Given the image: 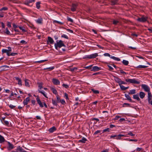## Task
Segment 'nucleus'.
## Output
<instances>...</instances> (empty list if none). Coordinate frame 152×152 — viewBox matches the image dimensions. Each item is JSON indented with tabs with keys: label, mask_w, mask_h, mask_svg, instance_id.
Listing matches in <instances>:
<instances>
[{
	"label": "nucleus",
	"mask_w": 152,
	"mask_h": 152,
	"mask_svg": "<svg viewBox=\"0 0 152 152\" xmlns=\"http://www.w3.org/2000/svg\"><path fill=\"white\" fill-rule=\"evenodd\" d=\"M4 139L3 136L0 135V143H2L4 142Z\"/></svg>",
	"instance_id": "35"
},
{
	"label": "nucleus",
	"mask_w": 152,
	"mask_h": 152,
	"mask_svg": "<svg viewBox=\"0 0 152 152\" xmlns=\"http://www.w3.org/2000/svg\"><path fill=\"white\" fill-rule=\"evenodd\" d=\"M125 80L126 82H129L131 83L135 84H139L140 83V82L139 81L136 80L135 79H126Z\"/></svg>",
	"instance_id": "3"
},
{
	"label": "nucleus",
	"mask_w": 152,
	"mask_h": 152,
	"mask_svg": "<svg viewBox=\"0 0 152 152\" xmlns=\"http://www.w3.org/2000/svg\"><path fill=\"white\" fill-rule=\"evenodd\" d=\"M16 150L19 151V152H26V151L24 150L20 146H18L17 147Z\"/></svg>",
	"instance_id": "14"
},
{
	"label": "nucleus",
	"mask_w": 152,
	"mask_h": 152,
	"mask_svg": "<svg viewBox=\"0 0 152 152\" xmlns=\"http://www.w3.org/2000/svg\"><path fill=\"white\" fill-rule=\"evenodd\" d=\"M108 66L109 68V70L112 71L113 70V68L110 66L108 65Z\"/></svg>",
	"instance_id": "59"
},
{
	"label": "nucleus",
	"mask_w": 152,
	"mask_h": 152,
	"mask_svg": "<svg viewBox=\"0 0 152 152\" xmlns=\"http://www.w3.org/2000/svg\"><path fill=\"white\" fill-rule=\"evenodd\" d=\"M25 86H27L28 87H29L30 85H29V80L27 79H25Z\"/></svg>",
	"instance_id": "30"
},
{
	"label": "nucleus",
	"mask_w": 152,
	"mask_h": 152,
	"mask_svg": "<svg viewBox=\"0 0 152 152\" xmlns=\"http://www.w3.org/2000/svg\"><path fill=\"white\" fill-rule=\"evenodd\" d=\"M106 132H110V129L109 128H107V129H105L103 130V132H102V133H103Z\"/></svg>",
	"instance_id": "47"
},
{
	"label": "nucleus",
	"mask_w": 152,
	"mask_h": 152,
	"mask_svg": "<svg viewBox=\"0 0 152 152\" xmlns=\"http://www.w3.org/2000/svg\"><path fill=\"white\" fill-rule=\"evenodd\" d=\"M141 86L145 91L147 92L148 93L150 92V88L148 86L145 84H142Z\"/></svg>",
	"instance_id": "6"
},
{
	"label": "nucleus",
	"mask_w": 152,
	"mask_h": 152,
	"mask_svg": "<svg viewBox=\"0 0 152 152\" xmlns=\"http://www.w3.org/2000/svg\"><path fill=\"white\" fill-rule=\"evenodd\" d=\"M61 37H64V38H65L67 39H69L68 37L65 34H63L61 36Z\"/></svg>",
	"instance_id": "48"
},
{
	"label": "nucleus",
	"mask_w": 152,
	"mask_h": 152,
	"mask_svg": "<svg viewBox=\"0 0 152 152\" xmlns=\"http://www.w3.org/2000/svg\"><path fill=\"white\" fill-rule=\"evenodd\" d=\"M114 79L116 82L118 83L119 85V84H120L121 81V80L119 78L115 76L114 77Z\"/></svg>",
	"instance_id": "15"
},
{
	"label": "nucleus",
	"mask_w": 152,
	"mask_h": 152,
	"mask_svg": "<svg viewBox=\"0 0 152 152\" xmlns=\"http://www.w3.org/2000/svg\"><path fill=\"white\" fill-rule=\"evenodd\" d=\"M56 129L55 126H53L52 127L49 129V131L50 132L52 133L56 131Z\"/></svg>",
	"instance_id": "18"
},
{
	"label": "nucleus",
	"mask_w": 152,
	"mask_h": 152,
	"mask_svg": "<svg viewBox=\"0 0 152 152\" xmlns=\"http://www.w3.org/2000/svg\"><path fill=\"white\" fill-rule=\"evenodd\" d=\"M77 5L76 3H72L71 7V10L72 12H74L76 10Z\"/></svg>",
	"instance_id": "7"
},
{
	"label": "nucleus",
	"mask_w": 152,
	"mask_h": 152,
	"mask_svg": "<svg viewBox=\"0 0 152 152\" xmlns=\"http://www.w3.org/2000/svg\"><path fill=\"white\" fill-rule=\"evenodd\" d=\"M47 42L48 44H49V43L50 44H53L54 42V41L53 39L51 37H48Z\"/></svg>",
	"instance_id": "11"
},
{
	"label": "nucleus",
	"mask_w": 152,
	"mask_h": 152,
	"mask_svg": "<svg viewBox=\"0 0 152 152\" xmlns=\"http://www.w3.org/2000/svg\"><path fill=\"white\" fill-rule=\"evenodd\" d=\"M52 100L53 104L54 105L57 106L58 105L57 103H58V102H57V101H56L55 99H52Z\"/></svg>",
	"instance_id": "27"
},
{
	"label": "nucleus",
	"mask_w": 152,
	"mask_h": 152,
	"mask_svg": "<svg viewBox=\"0 0 152 152\" xmlns=\"http://www.w3.org/2000/svg\"><path fill=\"white\" fill-rule=\"evenodd\" d=\"M43 19L41 17H40L38 19L36 20V22L37 23L39 24H42V23Z\"/></svg>",
	"instance_id": "16"
},
{
	"label": "nucleus",
	"mask_w": 152,
	"mask_h": 152,
	"mask_svg": "<svg viewBox=\"0 0 152 152\" xmlns=\"http://www.w3.org/2000/svg\"><path fill=\"white\" fill-rule=\"evenodd\" d=\"M8 9V8L7 7H2V8L0 9V11H2V10L5 11L7 10Z\"/></svg>",
	"instance_id": "44"
},
{
	"label": "nucleus",
	"mask_w": 152,
	"mask_h": 152,
	"mask_svg": "<svg viewBox=\"0 0 152 152\" xmlns=\"http://www.w3.org/2000/svg\"><path fill=\"white\" fill-rule=\"evenodd\" d=\"M20 43L22 44H27V42H26L24 40H22L20 41Z\"/></svg>",
	"instance_id": "52"
},
{
	"label": "nucleus",
	"mask_w": 152,
	"mask_h": 152,
	"mask_svg": "<svg viewBox=\"0 0 152 152\" xmlns=\"http://www.w3.org/2000/svg\"><path fill=\"white\" fill-rule=\"evenodd\" d=\"M4 124L7 126H8L9 124V122L7 121H4Z\"/></svg>",
	"instance_id": "55"
},
{
	"label": "nucleus",
	"mask_w": 152,
	"mask_h": 152,
	"mask_svg": "<svg viewBox=\"0 0 152 152\" xmlns=\"http://www.w3.org/2000/svg\"><path fill=\"white\" fill-rule=\"evenodd\" d=\"M8 50H7L8 51V53H10L12 51L11 48L10 47H8Z\"/></svg>",
	"instance_id": "51"
},
{
	"label": "nucleus",
	"mask_w": 152,
	"mask_h": 152,
	"mask_svg": "<svg viewBox=\"0 0 152 152\" xmlns=\"http://www.w3.org/2000/svg\"><path fill=\"white\" fill-rule=\"evenodd\" d=\"M98 56V55L97 53H95L86 56L84 58H88L89 59H91L93 58H95L97 57Z\"/></svg>",
	"instance_id": "4"
},
{
	"label": "nucleus",
	"mask_w": 152,
	"mask_h": 152,
	"mask_svg": "<svg viewBox=\"0 0 152 152\" xmlns=\"http://www.w3.org/2000/svg\"><path fill=\"white\" fill-rule=\"evenodd\" d=\"M67 20L68 21H70L71 22H73V20L70 18L67 17Z\"/></svg>",
	"instance_id": "60"
},
{
	"label": "nucleus",
	"mask_w": 152,
	"mask_h": 152,
	"mask_svg": "<svg viewBox=\"0 0 152 152\" xmlns=\"http://www.w3.org/2000/svg\"><path fill=\"white\" fill-rule=\"evenodd\" d=\"M7 26L8 27L11 28V23L9 22H7Z\"/></svg>",
	"instance_id": "54"
},
{
	"label": "nucleus",
	"mask_w": 152,
	"mask_h": 152,
	"mask_svg": "<svg viewBox=\"0 0 152 152\" xmlns=\"http://www.w3.org/2000/svg\"><path fill=\"white\" fill-rule=\"evenodd\" d=\"M18 54L17 53H9V56H15L16 55H17Z\"/></svg>",
	"instance_id": "45"
},
{
	"label": "nucleus",
	"mask_w": 152,
	"mask_h": 152,
	"mask_svg": "<svg viewBox=\"0 0 152 152\" xmlns=\"http://www.w3.org/2000/svg\"><path fill=\"white\" fill-rule=\"evenodd\" d=\"M37 98H36V100L37 103L39 105L40 107H43V105L42 103L41 102L39 97L38 96H37Z\"/></svg>",
	"instance_id": "10"
},
{
	"label": "nucleus",
	"mask_w": 152,
	"mask_h": 152,
	"mask_svg": "<svg viewBox=\"0 0 152 152\" xmlns=\"http://www.w3.org/2000/svg\"><path fill=\"white\" fill-rule=\"evenodd\" d=\"M8 150H10L14 148V146L10 142H8Z\"/></svg>",
	"instance_id": "17"
},
{
	"label": "nucleus",
	"mask_w": 152,
	"mask_h": 152,
	"mask_svg": "<svg viewBox=\"0 0 152 152\" xmlns=\"http://www.w3.org/2000/svg\"><path fill=\"white\" fill-rule=\"evenodd\" d=\"M38 87L40 90H38V91L39 93H41L46 98H48V97L45 94V92L44 91H41L40 90L42 88V83H38Z\"/></svg>",
	"instance_id": "2"
},
{
	"label": "nucleus",
	"mask_w": 152,
	"mask_h": 152,
	"mask_svg": "<svg viewBox=\"0 0 152 152\" xmlns=\"http://www.w3.org/2000/svg\"><path fill=\"white\" fill-rule=\"evenodd\" d=\"M54 46L55 49L58 50V48H60L62 47H65L63 42L61 40H57L56 43H55L54 44Z\"/></svg>",
	"instance_id": "1"
},
{
	"label": "nucleus",
	"mask_w": 152,
	"mask_h": 152,
	"mask_svg": "<svg viewBox=\"0 0 152 152\" xmlns=\"http://www.w3.org/2000/svg\"><path fill=\"white\" fill-rule=\"evenodd\" d=\"M64 97L66 99H69L68 94L66 93L64 94Z\"/></svg>",
	"instance_id": "61"
},
{
	"label": "nucleus",
	"mask_w": 152,
	"mask_h": 152,
	"mask_svg": "<svg viewBox=\"0 0 152 152\" xmlns=\"http://www.w3.org/2000/svg\"><path fill=\"white\" fill-rule=\"evenodd\" d=\"M136 93V90L135 89H133L130 91L129 93V94H135Z\"/></svg>",
	"instance_id": "33"
},
{
	"label": "nucleus",
	"mask_w": 152,
	"mask_h": 152,
	"mask_svg": "<svg viewBox=\"0 0 152 152\" xmlns=\"http://www.w3.org/2000/svg\"><path fill=\"white\" fill-rule=\"evenodd\" d=\"M48 61L47 60H41L39 61H36L35 62L37 63H42L43 62L46 61Z\"/></svg>",
	"instance_id": "46"
},
{
	"label": "nucleus",
	"mask_w": 152,
	"mask_h": 152,
	"mask_svg": "<svg viewBox=\"0 0 152 152\" xmlns=\"http://www.w3.org/2000/svg\"><path fill=\"white\" fill-rule=\"evenodd\" d=\"M133 98L134 99H137L138 101H140V99L139 98V95L138 94L134 95L133 96Z\"/></svg>",
	"instance_id": "22"
},
{
	"label": "nucleus",
	"mask_w": 152,
	"mask_h": 152,
	"mask_svg": "<svg viewBox=\"0 0 152 152\" xmlns=\"http://www.w3.org/2000/svg\"><path fill=\"white\" fill-rule=\"evenodd\" d=\"M148 18L147 17H145L144 16H142L141 18H138L137 19V20L140 22H144L147 20Z\"/></svg>",
	"instance_id": "5"
},
{
	"label": "nucleus",
	"mask_w": 152,
	"mask_h": 152,
	"mask_svg": "<svg viewBox=\"0 0 152 152\" xmlns=\"http://www.w3.org/2000/svg\"><path fill=\"white\" fill-rule=\"evenodd\" d=\"M51 90L53 94H55V95H58V93H57V90L55 89L54 88H51Z\"/></svg>",
	"instance_id": "28"
},
{
	"label": "nucleus",
	"mask_w": 152,
	"mask_h": 152,
	"mask_svg": "<svg viewBox=\"0 0 152 152\" xmlns=\"http://www.w3.org/2000/svg\"><path fill=\"white\" fill-rule=\"evenodd\" d=\"M128 134L131 136H134L135 135L134 134H133L132 132H129V133H128Z\"/></svg>",
	"instance_id": "57"
},
{
	"label": "nucleus",
	"mask_w": 152,
	"mask_h": 152,
	"mask_svg": "<svg viewBox=\"0 0 152 152\" xmlns=\"http://www.w3.org/2000/svg\"><path fill=\"white\" fill-rule=\"evenodd\" d=\"M119 23V21L115 20H113V23L114 25H117Z\"/></svg>",
	"instance_id": "42"
},
{
	"label": "nucleus",
	"mask_w": 152,
	"mask_h": 152,
	"mask_svg": "<svg viewBox=\"0 0 152 152\" xmlns=\"http://www.w3.org/2000/svg\"><path fill=\"white\" fill-rule=\"evenodd\" d=\"M139 95L141 98L143 99L145 96V94L143 92L140 91L139 93Z\"/></svg>",
	"instance_id": "21"
},
{
	"label": "nucleus",
	"mask_w": 152,
	"mask_h": 152,
	"mask_svg": "<svg viewBox=\"0 0 152 152\" xmlns=\"http://www.w3.org/2000/svg\"><path fill=\"white\" fill-rule=\"evenodd\" d=\"M110 58L115 60H116V61H119L121 60L119 58H118L116 57L115 56H111L110 57Z\"/></svg>",
	"instance_id": "37"
},
{
	"label": "nucleus",
	"mask_w": 152,
	"mask_h": 152,
	"mask_svg": "<svg viewBox=\"0 0 152 152\" xmlns=\"http://www.w3.org/2000/svg\"><path fill=\"white\" fill-rule=\"evenodd\" d=\"M91 90L95 94H98L99 93V91L97 90H95L94 89H91Z\"/></svg>",
	"instance_id": "39"
},
{
	"label": "nucleus",
	"mask_w": 152,
	"mask_h": 152,
	"mask_svg": "<svg viewBox=\"0 0 152 152\" xmlns=\"http://www.w3.org/2000/svg\"><path fill=\"white\" fill-rule=\"evenodd\" d=\"M118 1V0H111V4L112 5L116 4Z\"/></svg>",
	"instance_id": "29"
},
{
	"label": "nucleus",
	"mask_w": 152,
	"mask_h": 152,
	"mask_svg": "<svg viewBox=\"0 0 152 152\" xmlns=\"http://www.w3.org/2000/svg\"><path fill=\"white\" fill-rule=\"evenodd\" d=\"M62 86L66 88H69V86L67 85L64 84L62 85Z\"/></svg>",
	"instance_id": "49"
},
{
	"label": "nucleus",
	"mask_w": 152,
	"mask_h": 152,
	"mask_svg": "<svg viewBox=\"0 0 152 152\" xmlns=\"http://www.w3.org/2000/svg\"><path fill=\"white\" fill-rule=\"evenodd\" d=\"M18 27H19L20 29L23 32H25L27 31L25 29V28L24 27L19 26Z\"/></svg>",
	"instance_id": "32"
},
{
	"label": "nucleus",
	"mask_w": 152,
	"mask_h": 152,
	"mask_svg": "<svg viewBox=\"0 0 152 152\" xmlns=\"http://www.w3.org/2000/svg\"><path fill=\"white\" fill-rule=\"evenodd\" d=\"M125 96L127 100L129 101L130 102H132V99L129 94H125Z\"/></svg>",
	"instance_id": "23"
},
{
	"label": "nucleus",
	"mask_w": 152,
	"mask_h": 152,
	"mask_svg": "<svg viewBox=\"0 0 152 152\" xmlns=\"http://www.w3.org/2000/svg\"><path fill=\"white\" fill-rule=\"evenodd\" d=\"M15 78L16 80H18V84L19 85L21 86L22 85V81H21V79L19 78L18 77H15Z\"/></svg>",
	"instance_id": "24"
},
{
	"label": "nucleus",
	"mask_w": 152,
	"mask_h": 152,
	"mask_svg": "<svg viewBox=\"0 0 152 152\" xmlns=\"http://www.w3.org/2000/svg\"><path fill=\"white\" fill-rule=\"evenodd\" d=\"M40 2H37L36 3V7L38 9H39V8H40Z\"/></svg>",
	"instance_id": "43"
},
{
	"label": "nucleus",
	"mask_w": 152,
	"mask_h": 152,
	"mask_svg": "<svg viewBox=\"0 0 152 152\" xmlns=\"http://www.w3.org/2000/svg\"><path fill=\"white\" fill-rule=\"evenodd\" d=\"M148 67V66H144V65H140L136 67V68H147Z\"/></svg>",
	"instance_id": "36"
},
{
	"label": "nucleus",
	"mask_w": 152,
	"mask_h": 152,
	"mask_svg": "<svg viewBox=\"0 0 152 152\" xmlns=\"http://www.w3.org/2000/svg\"><path fill=\"white\" fill-rule=\"evenodd\" d=\"M12 26H13V27L14 28V29L16 28H17L19 26H17L16 25L15 23H13L12 24Z\"/></svg>",
	"instance_id": "53"
},
{
	"label": "nucleus",
	"mask_w": 152,
	"mask_h": 152,
	"mask_svg": "<svg viewBox=\"0 0 152 152\" xmlns=\"http://www.w3.org/2000/svg\"><path fill=\"white\" fill-rule=\"evenodd\" d=\"M122 63L125 65H127L129 64V61H127L123 60L122 61Z\"/></svg>",
	"instance_id": "38"
},
{
	"label": "nucleus",
	"mask_w": 152,
	"mask_h": 152,
	"mask_svg": "<svg viewBox=\"0 0 152 152\" xmlns=\"http://www.w3.org/2000/svg\"><path fill=\"white\" fill-rule=\"evenodd\" d=\"M60 102H61V103L63 105H64L66 104V102L64 99L61 100Z\"/></svg>",
	"instance_id": "50"
},
{
	"label": "nucleus",
	"mask_w": 152,
	"mask_h": 152,
	"mask_svg": "<svg viewBox=\"0 0 152 152\" xmlns=\"http://www.w3.org/2000/svg\"><path fill=\"white\" fill-rule=\"evenodd\" d=\"M53 23H57L61 25H62L63 24V23L56 20H53Z\"/></svg>",
	"instance_id": "41"
},
{
	"label": "nucleus",
	"mask_w": 152,
	"mask_h": 152,
	"mask_svg": "<svg viewBox=\"0 0 152 152\" xmlns=\"http://www.w3.org/2000/svg\"><path fill=\"white\" fill-rule=\"evenodd\" d=\"M125 105H126L127 106H130V104L129 103H124L123 104V107H125Z\"/></svg>",
	"instance_id": "56"
},
{
	"label": "nucleus",
	"mask_w": 152,
	"mask_h": 152,
	"mask_svg": "<svg viewBox=\"0 0 152 152\" xmlns=\"http://www.w3.org/2000/svg\"><path fill=\"white\" fill-rule=\"evenodd\" d=\"M56 101H57V102L58 103H59L60 102H61V100L60 99L59 96L58 95H57L56 96Z\"/></svg>",
	"instance_id": "40"
},
{
	"label": "nucleus",
	"mask_w": 152,
	"mask_h": 152,
	"mask_svg": "<svg viewBox=\"0 0 152 152\" xmlns=\"http://www.w3.org/2000/svg\"><path fill=\"white\" fill-rule=\"evenodd\" d=\"M55 68V67L53 66L51 67H50L47 68H45L44 69V70H48V71H50Z\"/></svg>",
	"instance_id": "31"
},
{
	"label": "nucleus",
	"mask_w": 152,
	"mask_h": 152,
	"mask_svg": "<svg viewBox=\"0 0 152 152\" xmlns=\"http://www.w3.org/2000/svg\"><path fill=\"white\" fill-rule=\"evenodd\" d=\"M91 70L94 72L97 71L102 70V68L96 66H95L92 67V68H91Z\"/></svg>",
	"instance_id": "8"
},
{
	"label": "nucleus",
	"mask_w": 152,
	"mask_h": 152,
	"mask_svg": "<svg viewBox=\"0 0 152 152\" xmlns=\"http://www.w3.org/2000/svg\"><path fill=\"white\" fill-rule=\"evenodd\" d=\"M52 82L54 85H59L60 83L59 81L56 78H53L52 79Z\"/></svg>",
	"instance_id": "12"
},
{
	"label": "nucleus",
	"mask_w": 152,
	"mask_h": 152,
	"mask_svg": "<svg viewBox=\"0 0 152 152\" xmlns=\"http://www.w3.org/2000/svg\"><path fill=\"white\" fill-rule=\"evenodd\" d=\"M35 1V0H25L24 2V4L27 5L31 6L32 5H30L29 4Z\"/></svg>",
	"instance_id": "9"
},
{
	"label": "nucleus",
	"mask_w": 152,
	"mask_h": 152,
	"mask_svg": "<svg viewBox=\"0 0 152 152\" xmlns=\"http://www.w3.org/2000/svg\"><path fill=\"white\" fill-rule=\"evenodd\" d=\"M101 131V130H97L94 133V135H96L97 134L100 133Z\"/></svg>",
	"instance_id": "58"
},
{
	"label": "nucleus",
	"mask_w": 152,
	"mask_h": 152,
	"mask_svg": "<svg viewBox=\"0 0 152 152\" xmlns=\"http://www.w3.org/2000/svg\"><path fill=\"white\" fill-rule=\"evenodd\" d=\"M152 99V95L151 93L150 92L148 93V102H149L150 100Z\"/></svg>",
	"instance_id": "20"
},
{
	"label": "nucleus",
	"mask_w": 152,
	"mask_h": 152,
	"mask_svg": "<svg viewBox=\"0 0 152 152\" xmlns=\"http://www.w3.org/2000/svg\"><path fill=\"white\" fill-rule=\"evenodd\" d=\"M121 90L123 91H125L126 89H128L129 88V87H125L123 85H119Z\"/></svg>",
	"instance_id": "26"
},
{
	"label": "nucleus",
	"mask_w": 152,
	"mask_h": 152,
	"mask_svg": "<svg viewBox=\"0 0 152 152\" xmlns=\"http://www.w3.org/2000/svg\"><path fill=\"white\" fill-rule=\"evenodd\" d=\"M5 30H6L5 31H4L3 32H4V33H5V34H6L7 35L11 34H10V31H9L8 28H6Z\"/></svg>",
	"instance_id": "34"
},
{
	"label": "nucleus",
	"mask_w": 152,
	"mask_h": 152,
	"mask_svg": "<svg viewBox=\"0 0 152 152\" xmlns=\"http://www.w3.org/2000/svg\"><path fill=\"white\" fill-rule=\"evenodd\" d=\"M1 26H2V28H5V26L4 23L3 22H1Z\"/></svg>",
	"instance_id": "63"
},
{
	"label": "nucleus",
	"mask_w": 152,
	"mask_h": 152,
	"mask_svg": "<svg viewBox=\"0 0 152 152\" xmlns=\"http://www.w3.org/2000/svg\"><path fill=\"white\" fill-rule=\"evenodd\" d=\"M30 101V98L29 97H27L26 99H24L23 102V104L24 105H27L28 102Z\"/></svg>",
	"instance_id": "13"
},
{
	"label": "nucleus",
	"mask_w": 152,
	"mask_h": 152,
	"mask_svg": "<svg viewBox=\"0 0 152 152\" xmlns=\"http://www.w3.org/2000/svg\"><path fill=\"white\" fill-rule=\"evenodd\" d=\"M9 107L11 108V109H13L14 108H15V106L13 105L12 104H10V105H9Z\"/></svg>",
	"instance_id": "62"
},
{
	"label": "nucleus",
	"mask_w": 152,
	"mask_h": 152,
	"mask_svg": "<svg viewBox=\"0 0 152 152\" xmlns=\"http://www.w3.org/2000/svg\"><path fill=\"white\" fill-rule=\"evenodd\" d=\"M87 141V140L85 137H83L82 139L78 140L79 142H81L83 143H84L86 142Z\"/></svg>",
	"instance_id": "19"
},
{
	"label": "nucleus",
	"mask_w": 152,
	"mask_h": 152,
	"mask_svg": "<svg viewBox=\"0 0 152 152\" xmlns=\"http://www.w3.org/2000/svg\"><path fill=\"white\" fill-rule=\"evenodd\" d=\"M120 134H119L118 135H117V137L116 138V139L117 140H120L121 139V137L120 136Z\"/></svg>",
	"instance_id": "64"
},
{
	"label": "nucleus",
	"mask_w": 152,
	"mask_h": 152,
	"mask_svg": "<svg viewBox=\"0 0 152 152\" xmlns=\"http://www.w3.org/2000/svg\"><path fill=\"white\" fill-rule=\"evenodd\" d=\"M2 54L4 53H6L7 56H9V53H8V50L7 49H3L2 50Z\"/></svg>",
	"instance_id": "25"
}]
</instances>
